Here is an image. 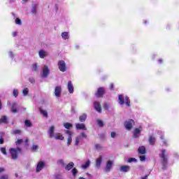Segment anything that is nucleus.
I'll return each instance as SVG.
<instances>
[{"label":"nucleus","instance_id":"9","mask_svg":"<svg viewBox=\"0 0 179 179\" xmlns=\"http://www.w3.org/2000/svg\"><path fill=\"white\" fill-rule=\"evenodd\" d=\"M62 93V87L61 86H56L55 88V97H61V94Z\"/></svg>","mask_w":179,"mask_h":179},{"label":"nucleus","instance_id":"44","mask_svg":"<svg viewBox=\"0 0 179 179\" xmlns=\"http://www.w3.org/2000/svg\"><path fill=\"white\" fill-rule=\"evenodd\" d=\"M31 13H32V15H36V13H37V9L36 8V7L32 8Z\"/></svg>","mask_w":179,"mask_h":179},{"label":"nucleus","instance_id":"12","mask_svg":"<svg viewBox=\"0 0 179 179\" xmlns=\"http://www.w3.org/2000/svg\"><path fill=\"white\" fill-rule=\"evenodd\" d=\"M159 134H161L160 139L162 142V146H169V141L164 138V134L162 131L159 132Z\"/></svg>","mask_w":179,"mask_h":179},{"label":"nucleus","instance_id":"18","mask_svg":"<svg viewBox=\"0 0 179 179\" xmlns=\"http://www.w3.org/2000/svg\"><path fill=\"white\" fill-rule=\"evenodd\" d=\"M76 129H81L82 131H87V128L86 127V125L83 123H77L76 124Z\"/></svg>","mask_w":179,"mask_h":179},{"label":"nucleus","instance_id":"20","mask_svg":"<svg viewBox=\"0 0 179 179\" xmlns=\"http://www.w3.org/2000/svg\"><path fill=\"white\" fill-rule=\"evenodd\" d=\"M47 55H48V53L47 52V51H45L44 50H39L38 56L40 58L44 59V58H45V57H47Z\"/></svg>","mask_w":179,"mask_h":179},{"label":"nucleus","instance_id":"14","mask_svg":"<svg viewBox=\"0 0 179 179\" xmlns=\"http://www.w3.org/2000/svg\"><path fill=\"white\" fill-rule=\"evenodd\" d=\"M141 132H142V127L134 129L133 133L134 138H139V136H141Z\"/></svg>","mask_w":179,"mask_h":179},{"label":"nucleus","instance_id":"58","mask_svg":"<svg viewBox=\"0 0 179 179\" xmlns=\"http://www.w3.org/2000/svg\"><path fill=\"white\" fill-rule=\"evenodd\" d=\"M0 110H2V102L0 101Z\"/></svg>","mask_w":179,"mask_h":179},{"label":"nucleus","instance_id":"21","mask_svg":"<svg viewBox=\"0 0 179 179\" xmlns=\"http://www.w3.org/2000/svg\"><path fill=\"white\" fill-rule=\"evenodd\" d=\"M103 162V157L100 156L96 159V166L99 169L100 166H101V163Z\"/></svg>","mask_w":179,"mask_h":179},{"label":"nucleus","instance_id":"30","mask_svg":"<svg viewBox=\"0 0 179 179\" xmlns=\"http://www.w3.org/2000/svg\"><path fill=\"white\" fill-rule=\"evenodd\" d=\"M73 166H75V164H73V162H70L66 165V170H71V169H73Z\"/></svg>","mask_w":179,"mask_h":179},{"label":"nucleus","instance_id":"33","mask_svg":"<svg viewBox=\"0 0 179 179\" xmlns=\"http://www.w3.org/2000/svg\"><path fill=\"white\" fill-rule=\"evenodd\" d=\"M96 124L99 127H104V122L99 119L96 120Z\"/></svg>","mask_w":179,"mask_h":179},{"label":"nucleus","instance_id":"10","mask_svg":"<svg viewBox=\"0 0 179 179\" xmlns=\"http://www.w3.org/2000/svg\"><path fill=\"white\" fill-rule=\"evenodd\" d=\"M8 104L11 107L10 108L11 112H13L14 114H16V113H17V103L13 102L10 103L8 102Z\"/></svg>","mask_w":179,"mask_h":179},{"label":"nucleus","instance_id":"55","mask_svg":"<svg viewBox=\"0 0 179 179\" xmlns=\"http://www.w3.org/2000/svg\"><path fill=\"white\" fill-rule=\"evenodd\" d=\"M3 143V138H0V144L2 145Z\"/></svg>","mask_w":179,"mask_h":179},{"label":"nucleus","instance_id":"40","mask_svg":"<svg viewBox=\"0 0 179 179\" xmlns=\"http://www.w3.org/2000/svg\"><path fill=\"white\" fill-rule=\"evenodd\" d=\"M136 162H137V160H136V159H135V158H130V159H129V160H128V162L129 163H136Z\"/></svg>","mask_w":179,"mask_h":179},{"label":"nucleus","instance_id":"17","mask_svg":"<svg viewBox=\"0 0 179 179\" xmlns=\"http://www.w3.org/2000/svg\"><path fill=\"white\" fill-rule=\"evenodd\" d=\"M66 134L69 136L67 139V145L70 146L71 143H72V131L66 130Z\"/></svg>","mask_w":179,"mask_h":179},{"label":"nucleus","instance_id":"5","mask_svg":"<svg viewBox=\"0 0 179 179\" xmlns=\"http://www.w3.org/2000/svg\"><path fill=\"white\" fill-rule=\"evenodd\" d=\"M50 67L44 64L42 69V73H41V76L42 78H48V75H50Z\"/></svg>","mask_w":179,"mask_h":179},{"label":"nucleus","instance_id":"22","mask_svg":"<svg viewBox=\"0 0 179 179\" xmlns=\"http://www.w3.org/2000/svg\"><path fill=\"white\" fill-rule=\"evenodd\" d=\"M61 36L63 40H69V38H70L69 32L68 31L62 32Z\"/></svg>","mask_w":179,"mask_h":179},{"label":"nucleus","instance_id":"25","mask_svg":"<svg viewBox=\"0 0 179 179\" xmlns=\"http://www.w3.org/2000/svg\"><path fill=\"white\" fill-rule=\"evenodd\" d=\"M8 124V117L3 115L0 118V124Z\"/></svg>","mask_w":179,"mask_h":179},{"label":"nucleus","instance_id":"24","mask_svg":"<svg viewBox=\"0 0 179 179\" xmlns=\"http://www.w3.org/2000/svg\"><path fill=\"white\" fill-rule=\"evenodd\" d=\"M87 118V115H86L85 113H83L79 117V120L80 121V122H85Z\"/></svg>","mask_w":179,"mask_h":179},{"label":"nucleus","instance_id":"49","mask_svg":"<svg viewBox=\"0 0 179 179\" xmlns=\"http://www.w3.org/2000/svg\"><path fill=\"white\" fill-rule=\"evenodd\" d=\"M116 135H117V134L115 132H114V131H112L110 133L111 138H115Z\"/></svg>","mask_w":179,"mask_h":179},{"label":"nucleus","instance_id":"1","mask_svg":"<svg viewBox=\"0 0 179 179\" xmlns=\"http://www.w3.org/2000/svg\"><path fill=\"white\" fill-rule=\"evenodd\" d=\"M55 131V126H50L48 130L49 138L56 139V141H64V137L59 133H54Z\"/></svg>","mask_w":179,"mask_h":179},{"label":"nucleus","instance_id":"15","mask_svg":"<svg viewBox=\"0 0 179 179\" xmlns=\"http://www.w3.org/2000/svg\"><path fill=\"white\" fill-rule=\"evenodd\" d=\"M86 137H87L86 134L83 132L80 134V136H77L76 138V141H75L76 146H78V145H79L80 141H82V138H86Z\"/></svg>","mask_w":179,"mask_h":179},{"label":"nucleus","instance_id":"62","mask_svg":"<svg viewBox=\"0 0 179 179\" xmlns=\"http://www.w3.org/2000/svg\"><path fill=\"white\" fill-rule=\"evenodd\" d=\"M78 179H86V178H85L83 177H80Z\"/></svg>","mask_w":179,"mask_h":179},{"label":"nucleus","instance_id":"6","mask_svg":"<svg viewBox=\"0 0 179 179\" xmlns=\"http://www.w3.org/2000/svg\"><path fill=\"white\" fill-rule=\"evenodd\" d=\"M45 167V162L38 161L36 164V173H40Z\"/></svg>","mask_w":179,"mask_h":179},{"label":"nucleus","instance_id":"41","mask_svg":"<svg viewBox=\"0 0 179 179\" xmlns=\"http://www.w3.org/2000/svg\"><path fill=\"white\" fill-rule=\"evenodd\" d=\"M0 179H9V176L7 174H4L0 176Z\"/></svg>","mask_w":179,"mask_h":179},{"label":"nucleus","instance_id":"39","mask_svg":"<svg viewBox=\"0 0 179 179\" xmlns=\"http://www.w3.org/2000/svg\"><path fill=\"white\" fill-rule=\"evenodd\" d=\"M57 163L60 166H65V162L64 161V159H59V161H57Z\"/></svg>","mask_w":179,"mask_h":179},{"label":"nucleus","instance_id":"57","mask_svg":"<svg viewBox=\"0 0 179 179\" xmlns=\"http://www.w3.org/2000/svg\"><path fill=\"white\" fill-rule=\"evenodd\" d=\"M95 146H96V149H100V145L96 144Z\"/></svg>","mask_w":179,"mask_h":179},{"label":"nucleus","instance_id":"4","mask_svg":"<svg viewBox=\"0 0 179 179\" xmlns=\"http://www.w3.org/2000/svg\"><path fill=\"white\" fill-rule=\"evenodd\" d=\"M159 157L162 159V164L166 166L167 164V151L166 150H161Z\"/></svg>","mask_w":179,"mask_h":179},{"label":"nucleus","instance_id":"52","mask_svg":"<svg viewBox=\"0 0 179 179\" xmlns=\"http://www.w3.org/2000/svg\"><path fill=\"white\" fill-rule=\"evenodd\" d=\"M17 36V31H15L13 32V37H16Z\"/></svg>","mask_w":179,"mask_h":179},{"label":"nucleus","instance_id":"16","mask_svg":"<svg viewBox=\"0 0 179 179\" xmlns=\"http://www.w3.org/2000/svg\"><path fill=\"white\" fill-rule=\"evenodd\" d=\"M67 90L69 91V93H70V94H73V93L74 92V88H73V84L72 83V81L68 82Z\"/></svg>","mask_w":179,"mask_h":179},{"label":"nucleus","instance_id":"7","mask_svg":"<svg viewBox=\"0 0 179 179\" xmlns=\"http://www.w3.org/2000/svg\"><path fill=\"white\" fill-rule=\"evenodd\" d=\"M57 65L61 72H66V63H65V61H59Z\"/></svg>","mask_w":179,"mask_h":179},{"label":"nucleus","instance_id":"43","mask_svg":"<svg viewBox=\"0 0 179 179\" xmlns=\"http://www.w3.org/2000/svg\"><path fill=\"white\" fill-rule=\"evenodd\" d=\"M72 174L73 176L75 177V176H76V174H78V169H73L72 170Z\"/></svg>","mask_w":179,"mask_h":179},{"label":"nucleus","instance_id":"28","mask_svg":"<svg viewBox=\"0 0 179 179\" xmlns=\"http://www.w3.org/2000/svg\"><path fill=\"white\" fill-rule=\"evenodd\" d=\"M155 142H156V138L153 136H150L149 138L150 145H155Z\"/></svg>","mask_w":179,"mask_h":179},{"label":"nucleus","instance_id":"3","mask_svg":"<svg viewBox=\"0 0 179 179\" xmlns=\"http://www.w3.org/2000/svg\"><path fill=\"white\" fill-rule=\"evenodd\" d=\"M21 150L20 148H10V157L13 160L17 159V157H19V153H20Z\"/></svg>","mask_w":179,"mask_h":179},{"label":"nucleus","instance_id":"8","mask_svg":"<svg viewBox=\"0 0 179 179\" xmlns=\"http://www.w3.org/2000/svg\"><path fill=\"white\" fill-rule=\"evenodd\" d=\"M135 124V122L134 120H129L124 122V127L126 129H128V131H131L132 129V126Z\"/></svg>","mask_w":179,"mask_h":179},{"label":"nucleus","instance_id":"26","mask_svg":"<svg viewBox=\"0 0 179 179\" xmlns=\"http://www.w3.org/2000/svg\"><path fill=\"white\" fill-rule=\"evenodd\" d=\"M138 150L140 155H145L146 153V148L144 146L139 147Z\"/></svg>","mask_w":179,"mask_h":179},{"label":"nucleus","instance_id":"37","mask_svg":"<svg viewBox=\"0 0 179 179\" xmlns=\"http://www.w3.org/2000/svg\"><path fill=\"white\" fill-rule=\"evenodd\" d=\"M15 24H18L19 26L22 25V20H20V18L15 19Z\"/></svg>","mask_w":179,"mask_h":179},{"label":"nucleus","instance_id":"34","mask_svg":"<svg viewBox=\"0 0 179 179\" xmlns=\"http://www.w3.org/2000/svg\"><path fill=\"white\" fill-rule=\"evenodd\" d=\"M41 114H42L43 117H48V113L47 112V110H41Z\"/></svg>","mask_w":179,"mask_h":179},{"label":"nucleus","instance_id":"59","mask_svg":"<svg viewBox=\"0 0 179 179\" xmlns=\"http://www.w3.org/2000/svg\"><path fill=\"white\" fill-rule=\"evenodd\" d=\"M31 83H34V79H30Z\"/></svg>","mask_w":179,"mask_h":179},{"label":"nucleus","instance_id":"36","mask_svg":"<svg viewBox=\"0 0 179 179\" xmlns=\"http://www.w3.org/2000/svg\"><path fill=\"white\" fill-rule=\"evenodd\" d=\"M0 151L1 152V153H3V155H8V152H6V148H1Z\"/></svg>","mask_w":179,"mask_h":179},{"label":"nucleus","instance_id":"38","mask_svg":"<svg viewBox=\"0 0 179 179\" xmlns=\"http://www.w3.org/2000/svg\"><path fill=\"white\" fill-rule=\"evenodd\" d=\"M13 134H14L15 135H19V134H22V131L19 129H15L13 131Z\"/></svg>","mask_w":179,"mask_h":179},{"label":"nucleus","instance_id":"2","mask_svg":"<svg viewBox=\"0 0 179 179\" xmlns=\"http://www.w3.org/2000/svg\"><path fill=\"white\" fill-rule=\"evenodd\" d=\"M118 100L120 106H124V104H126L127 107L131 106V102L129 101V98L128 96L120 94L118 96Z\"/></svg>","mask_w":179,"mask_h":179},{"label":"nucleus","instance_id":"13","mask_svg":"<svg viewBox=\"0 0 179 179\" xmlns=\"http://www.w3.org/2000/svg\"><path fill=\"white\" fill-rule=\"evenodd\" d=\"M113 163H114V162L110 161V160L107 162L106 166L104 169L106 173H110V171H111V169L113 168Z\"/></svg>","mask_w":179,"mask_h":179},{"label":"nucleus","instance_id":"60","mask_svg":"<svg viewBox=\"0 0 179 179\" xmlns=\"http://www.w3.org/2000/svg\"><path fill=\"white\" fill-rule=\"evenodd\" d=\"M142 179H148V176H145V177L142 178Z\"/></svg>","mask_w":179,"mask_h":179},{"label":"nucleus","instance_id":"19","mask_svg":"<svg viewBox=\"0 0 179 179\" xmlns=\"http://www.w3.org/2000/svg\"><path fill=\"white\" fill-rule=\"evenodd\" d=\"M94 106L95 110L98 113H101V105H100V102L94 101Z\"/></svg>","mask_w":179,"mask_h":179},{"label":"nucleus","instance_id":"48","mask_svg":"<svg viewBox=\"0 0 179 179\" xmlns=\"http://www.w3.org/2000/svg\"><path fill=\"white\" fill-rule=\"evenodd\" d=\"M140 160L141 162H145V160H146V157H145V155L140 156Z\"/></svg>","mask_w":179,"mask_h":179},{"label":"nucleus","instance_id":"61","mask_svg":"<svg viewBox=\"0 0 179 179\" xmlns=\"http://www.w3.org/2000/svg\"><path fill=\"white\" fill-rule=\"evenodd\" d=\"M29 142V140L26 139L25 140V143H27Z\"/></svg>","mask_w":179,"mask_h":179},{"label":"nucleus","instance_id":"50","mask_svg":"<svg viewBox=\"0 0 179 179\" xmlns=\"http://www.w3.org/2000/svg\"><path fill=\"white\" fill-rule=\"evenodd\" d=\"M8 55H9V57H10V58H11L12 59H13V52H12L11 51H10V52H8Z\"/></svg>","mask_w":179,"mask_h":179},{"label":"nucleus","instance_id":"11","mask_svg":"<svg viewBox=\"0 0 179 179\" xmlns=\"http://www.w3.org/2000/svg\"><path fill=\"white\" fill-rule=\"evenodd\" d=\"M104 93H106V90L103 87H99L95 93V95L96 97H103Z\"/></svg>","mask_w":179,"mask_h":179},{"label":"nucleus","instance_id":"54","mask_svg":"<svg viewBox=\"0 0 179 179\" xmlns=\"http://www.w3.org/2000/svg\"><path fill=\"white\" fill-rule=\"evenodd\" d=\"M163 63V59H158V64H162Z\"/></svg>","mask_w":179,"mask_h":179},{"label":"nucleus","instance_id":"35","mask_svg":"<svg viewBox=\"0 0 179 179\" xmlns=\"http://www.w3.org/2000/svg\"><path fill=\"white\" fill-rule=\"evenodd\" d=\"M24 125L26 127H31V122H30V120H25Z\"/></svg>","mask_w":179,"mask_h":179},{"label":"nucleus","instance_id":"47","mask_svg":"<svg viewBox=\"0 0 179 179\" xmlns=\"http://www.w3.org/2000/svg\"><path fill=\"white\" fill-rule=\"evenodd\" d=\"M37 149H38V145H32V150L36 151V150H37Z\"/></svg>","mask_w":179,"mask_h":179},{"label":"nucleus","instance_id":"31","mask_svg":"<svg viewBox=\"0 0 179 179\" xmlns=\"http://www.w3.org/2000/svg\"><path fill=\"white\" fill-rule=\"evenodd\" d=\"M64 128H66V129H71V128H72L73 125H72V124H71L69 122H66L64 124Z\"/></svg>","mask_w":179,"mask_h":179},{"label":"nucleus","instance_id":"45","mask_svg":"<svg viewBox=\"0 0 179 179\" xmlns=\"http://www.w3.org/2000/svg\"><path fill=\"white\" fill-rule=\"evenodd\" d=\"M23 142V140L22 139H18L16 142H15V145L17 146L19 145H20V143H22Z\"/></svg>","mask_w":179,"mask_h":179},{"label":"nucleus","instance_id":"32","mask_svg":"<svg viewBox=\"0 0 179 179\" xmlns=\"http://www.w3.org/2000/svg\"><path fill=\"white\" fill-rule=\"evenodd\" d=\"M13 96L14 97H17L19 96V90L17 89H14L13 90Z\"/></svg>","mask_w":179,"mask_h":179},{"label":"nucleus","instance_id":"51","mask_svg":"<svg viewBox=\"0 0 179 179\" xmlns=\"http://www.w3.org/2000/svg\"><path fill=\"white\" fill-rule=\"evenodd\" d=\"M5 171V169L0 167V174H2V173H3Z\"/></svg>","mask_w":179,"mask_h":179},{"label":"nucleus","instance_id":"56","mask_svg":"<svg viewBox=\"0 0 179 179\" xmlns=\"http://www.w3.org/2000/svg\"><path fill=\"white\" fill-rule=\"evenodd\" d=\"M23 3H27V2H29V0H22Z\"/></svg>","mask_w":179,"mask_h":179},{"label":"nucleus","instance_id":"46","mask_svg":"<svg viewBox=\"0 0 179 179\" xmlns=\"http://www.w3.org/2000/svg\"><path fill=\"white\" fill-rule=\"evenodd\" d=\"M103 108L105 110H108V108H110V106H108V103H104Z\"/></svg>","mask_w":179,"mask_h":179},{"label":"nucleus","instance_id":"27","mask_svg":"<svg viewBox=\"0 0 179 179\" xmlns=\"http://www.w3.org/2000/svg\"><path fill=\"white\" fill-rule=\"evenodd\" d=\"M29 88L27 87L24 88L22 92V96H24V97H26V96H29Z\"/></svg>","mask_w":179,"mask_h":179},{"label":"nucleus","instance_id":"23","mask_svg":"<svg viewBox=\"0 0 179 179\" xmlns=\"http://www.w3.org/2000/svg\"><path fill=\"white\" fill-rule=\"evenodd\" d=\"M90 160H87V162H85V164H83L81 167L84 169L86 170V169H89V167L90 166Z\"/></svg>","mask_w":179,"mask_h":179},{"label":"nucleus","instance_id":"53","mask_svg":"<svg viewBox=\"0 0 179 179\" xmlns=\"http://www.w3.org/2000/svg\"><path fill=\"white\" fill-rule=\"evenodd\" d=\"M110 90H113V89H114V84L110 85Z\"/></svg>","mask_w":179,"mask_h":179},{"label":"nucleus","instance_id":"42","mask_svg":"<svg viewBox=\"0 0 179 179\" xmlns=\"http://www.w3.org/2000/svg\"><path fill=\"white\" fill-rule=\"evenodd\" d=\"M37 69H38V66H37V64H33V66H32V71H37Z\"/></svg>","mask_w":179,"mask_h":179},{"label":"nucleus","instance_id":"29","mask_svg":"<svg viewBox=\"0 0 179 179\" xmlns=\"http://www.w3.org/2000/svg\"><path fill=\"white\" fill-rule=\"evenodd\" d=\"M121 171H123V173H127L129 170V166H122L120 167Z\"/></svg>","mask_w":179,"mask_h":179}]
</instances>
